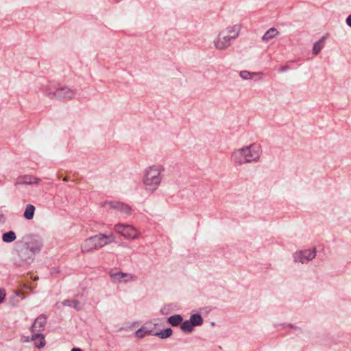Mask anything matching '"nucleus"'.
<instances>
[{
  "instance_id": "39448f33",
  "label": "nucleus",
  "mask_w": 351,
  "mask_h": 351,
  "mask_svg": "<svg viewBox=\"0 0 351 351\" xmlns=\"http://www.w3.org/2000/svg\"><path fill=\"white\" fill-rule=\"evenodd\" d=\"M109 274L112 281L116 283H126L135 281L137 279L136 276L119 271L117 269H111Z\"/></svg>"
},
{
  "instance_id": "f8f14e48",
  "label": "nucleus",
  "mask_w": 351,
  "mask_h": 351,
  "mask_svg": "<svg viewBox=\"0 0 351 351\" xmlns=\"http://www.w3.org/2000/svg\"><path fill=\"white\" fill-rule=\"evenodd\" d=\"M81 249L83 253H87L93 250H97L96 247H95L93 237H91L86 239L82 244Z\"/></svg>"
},
{
  "instance_id": "dca6fc26",
  "label": "nucleus",
  "mask_w": 351,
  "mask_h": 351,
  "mask_svg": "<svg viewBox=\"0 0 351 351\" xmlns=\"http://www.w3.org/2000/svg\"><path fill=\"white\" fill-rule=\"evenodd\" d=\"M35 207L32 204L27 205L23 216L27 219H32L34 217Z\"/></svg>"
},
{
  "instance_id": "7ed1b4c3",
  "label": "nucleus",
  "mask_w": 351,
  "mask_h": 351,
  "mask_svg": "<svg viewBox=\"0 0 351 351\" xmlns=\"http://www.w3.org/2000/svg\"><path fill=\"white\" fill-rule=\"evenodd\" d=\"M239 30L238 25H234L222 31L215 42L216 48L221 50L228 48L231 45V41L239 36Z\"/></svg>"
},
{
  "instance_id": "9b49d317",
  "label": "nucleus",
  "mask_w": 351,
  "mask_h": 351,
  "mask_svg": "<svg viewBox=\"0 0 351 351\" xmlns=\"http://www.w3.org/2000/svg\"><path fill=\"white\" fill-rule=\"evenodd\" d=\"M47 324V317L43 315H39L34 321L32 326V332H41L44 330Z\"/></svg>"
},
{
  "instance_id": "a878e982",
  "label": "nucleus",
  "mask_w": 351,
  "mask_h": 351,
  "mask_svg": "<svg viewBox=\"0 0 351 351\" xmlns=\"http://www.w3.org/2000/svg\"><path fill=\"white\" fill-rule=\"evenodd\" d=\"M6 293L3 289H0V304L2 303L5 298Z\"/></svg>"
},
{
  "instance_id": "aec40b11",
  "label": "nucleus",
  "mask_w": 351,
  "mask_h": 351,
  "mask_svg": "<svg viewBox=\"0 0 351 351\" xmlns=\"http://www.w3.org/2000/svg\"><path fill=\"white\" fill-rule=\"evenodd\" d=\"M324 46V38L315 43L313 46V53L318 54Z\"/></svg>"
},
{
  "instance_id": "f03ea898",
  "label": "nucleus",
  "mask_w": 351,
  "mask_h": 351,
  "mask_svg": "<svg viewBox=\"0 0 351 351\" xmlns=\"http://www.w3.org/2000/svg\"><path fill=\"white\" fill-rule=\"evenodd\" d=\"M163 170L160 165H153L145 170L143 182L146 191L152 193L158 189L162 180L161 173Z\"/></svg>"
},
{
  "instance_id": "2eb2a0df",
  "label": "nucleus",
  "mask_w": 351,
  "mask_h": 351,
  "mask_svg": "<svg viewBox=\"0 0 351 351\" xmlns=\"http://www.w3.org/2000/svg\"><path fill=\"white\" fill-rule=\"evenodd\" d=\"M64 306H68L75 308L77 311H80L82 308L81 303L75 299L73 300H65L62 302Z\"/></svg>"
},
{
  "instance_id": "0eeeda50",
  "label": "nucleus",
  "mask_w": 351,
  "mask_h": 351,
  "mask_svg": "<svg viewBox=\"0 0 351 351\" xmlns=\"http://www.w3.org/2000/svg\"><path fill=\"white\" fill-rule=\"evenodd\" d=\"M93 237L96 250H99V248L115 241V237L112 233H110L108 235L99 234L93 236Z\"/></svg>"
},
{
  "instance_id": "a211bd4d",
  "label": "nucleus",
  "mask_w": 351,
  "mask_h": 351,
  "mask_svg": "<svg viewBox=\"0 0 351 351\" xmlns=\"http://www.w3.org/2000/svg\"><path fill=\"white\" fill-rule=\"evenodd\" d=\"M16 237L13 231H9L2 235V240L5 243H10L16 239Z\"/></svg>"
},
{
  "instance_id": "c85d7f7f",
  "label": "nucleus",
  "mask_w": 351,
  "mask_h": 351,
  "mask_svg": "<svg viewBox=\"0 0 351 351\" xmlns=\"http://www.w3.org/2000/svg\"><path fill=\"white\" fill-rule=\"evenodd\" d=\"M71 351H82L80 348H75L71 350Z\"/></svg>"
},
{
  "instance_id": "bb28decb",
  "label": "nucleus",
  "mask_w": 351,
  "mask_h": 351,
  "mask_svg": "<svg viewBox=\"0 0 351 351\" xmlns=\"http://www.w3.org/2000/svg\"><path fill=\"white\" fill-rule=\"evenodd\" d=\"M288 69H289V67H288L287 66H280V67L279 68L278 71H279L280 72H283V71H285L287 70Z\"/></svg>"
},
{
  "instance_id": "4468645a",
  "label": "nucleus",
  "mask_w": 351,
  "mask_h": 351,
  "mask_svg": "<svg viewBox=\"0 0 351 351\" xmlns=\"http://www.w3.org/2000/svg\"><path fill=\"white\" fill-rule=\"evenodd\" d=\"M43 245L38 240H33L27 243L26 250H29L33 253L39 252L41 250Z\"/></svg>"
},
{
  "instance_id": "6e6552de",
  "label": "nucleus",
  "mask_w": 351,
  "mask_h": 351,
  "mask_svg": "<svg viewBox=\"0 0 351 351\" xmlns=\"http://www.w3.org/2000/svg\"><path fill=\"white\" fill-rule=\"evenodd\" d=\"M316 255L315 250H306L295 253L294 259L295 262H299L302 264L308 263L309 261L313 260Z\"/></svg>"
},
{
  "instance_id": "1a4fd4ad",
  "label": "nucleus",
  "mask_w": 351,
  "mask_h": 351,
  "mask_svg": "<svg viewBox=\"0 0 351 351\" xmlns=\"http://www.w3.org/2000/svg\"><path fill=\"white\" fill-rule=\"evenodd\" d=\"M104 207L106 210H119L124 213L129 214L131 211V208L123 203H121L119 202H106L104 204Z\"/></svg>"
},
{
  "instance_id": "b1692460",
  "label": "nucleus",
  "mask_w": 351,
  "mask_h": 351,
  "mask_svg": "<svg viewBox=\"0 0 351 351\" xmlns=\"http://www.w3.org/2000/svg\"><path fill=\"white\" fill-rule=\"evenodd\" d=\"M252 75H253V73H250L249 71H242L240 72V76L244 79V80H247V79H250L252 77Z\"/></svg>"
},
{
  "instance_id": "393cba45",
  "label": "nucleus",
  "mask_w": 351,
  "mask_h": 351,
  "mask_svg": "<svg viewBox=\"0 0 351 351\" xmlns=\"http://www.w3.org/2000/svg\"><path fill=\"white\" fill-rule=\"evenodd\" d=\"M147 334V331H145L144 330H143L142 328L141 329H138L136 332H135V336L138 338H143L144 337H145V335Z\"/></svg>"
},
{
  "instance_id": "5701e85b",
  "label": "nucleus",
  "mask_w": 351,
  "mask_h": 351,
  "mask_svg": "<svg viewBox=\"0 0 351 351\" xmlns=\"http://www.w3.org/2000/svg\"><path fill=\"white\" fill-rule=\"evenodd\" d=\"M172 334V330L171 328H167L165 330H161L160 332L157 333V335L162 339L167 338L170 337Z\"/></svg>"
},
{
  "instance_id": "f3484780",
  "label": "nucleus",
  "mask_w": 351,
  "mask_h": 351,
  "mask_svg": "<svg viewBox=\"0 0 351 351\" xmlns=\"http://www.w3.org/2000/svg\"><path fill=\"white\" fill-rule=\"evenodd\" d=\"M278 34V30L276 28H270L263 36V40L268 41L270 39L274 38Z\"/></svg>"
},
{
  "instance_id": "423d86ee",
  "label": "nucleus",
  "mask_w": 351,
  "mask_h": 351,
  "mask_svg": "<svg viewBox=\"0 0 351 351\" xmlns=\"http://www.w3.org/2000/svg\"><path fill=\"white\" fill-rule=\"evenodd\" d=\"M47 95L50 97H56L60 100H69L74 97L75 91L69 87L64 86L56 89L54 92H49Z\"/></svg>"
},
{
  "instance_id": "ddd939ff",
  "label": "nucleus",
  "mask_w": 351,
  "mask_h": 351,
  "mask_svg": "<svg viewBox=\"0 0 351 351\" xmlns=\"http://www.w3.org/2000/svg\"><path fill=\"white\" fill-rule=\"evenodd\" d=\"M32 340L34 341L36 346L38 348H43L45 345V337L40 332L32 333Z\"/></svg>"
},
{
  "instance_id": "c756f323",
  "label": "nucleus",
  "mask_w": 351,
  "mask_h": 351,
  "mask_svg": "<svg viewBox=\"0 0 351 351\" xmlns=\"http://www.w3.org/2000/svg\"><path fill=\"white\" fill-rule=\"evenodd\" d=\"M67 180H68V179L66 178H64V181H67Z\"/></svg>"
},
{
  "instance_id": "6ab92c4d",
  "label": "nucleus",
  "mask_w": 351,
  "mask_h": 351,
  "mask_svg": "<svg viewBox=\"0 0 351 351\" xmlns=\"http://www.w3.org/2000/svg\"><path fill=\"white\" fill-rule=\"evenodd\" d=\"M168 322L173 326H176L182 323V317L180 315H173L169 317Z\"/></svg>"
},
{
  "instance_id": "412c9836",
  "label": "nucleus",
  "mask_w": 351,
  "mask_h": 351,
  "mask_svg": "<svg viewBox=\"0 0 351 351\" xmlns=\"http://www.w3.org/2000/svg\"><path fill=\"white\" fill-rule=\"evenodd\" d=\"M190 321L193 323L194 326L202 325L203 322L201 315L199 314L193 315L190 318Z\"/></svg>"
},
{
  "instance_id": "4be33fe9",
  "label": "nucleus",
  "mask_w": 351,
  "mask_h": 351,
  "mask_svg": "<svg viewBox=\"0 0 351 351\" xmlns=\"http://www.w3.org/2000/svg\"><path fill=\"white\" fill-rule=\"evenodd\" d=\"M193 324L191 322L186 321L181 324V329L184 332H191L193 330Z\"/></svg>"
},
{
  "instance_id": "cd10ccee",
  "label": "nucleus",
  "mask_w": 351,
  "mask_h": 351,
  "mask_svg": "<svg viewBox=\"0 0 351 351\" xmlns=\"http://www.w3.org/2000/svg\"><path fill=\"white\" fill-rule=\"evenodd\" d=\"M346 23L348 24V25H349L350 27H351V15H349L346 19Z\"/></svg>"
},
{
  "instance_id": "20e7f679",
  "label": "nucleus",
  "mask_w": 351,
  "mask_h": 351,
  "mask_svg": "<svg viewBox=\"0 0 351 351\" xmlns=\"http://www.w3.org/2000/svg\"><path fill=\"white\" fill-rule=\"evenodd\" d=\"M114 231L127 239H136L139 236L138 230L132 226L119 223L114 226Z\"/></svg>"
},
{
  "instance_id": "9d476101",
  "label": "nucleus",
  "mask_w": 351,
  "mask_h": 351,
  "mask_svg": "<svg viewBox=\"0 0 351 351\" xmlns=\"http://www.w3.org/2000/svg\"><path fill=\"white\" fill-rule=\"evenodd\" d=\"M40 179L31 175H23L19 176L15 182V185L38 184Z\"/></svg>"
},
{
  "instance_id": "f257e3e1",
  "label": "nucleus",
  "mask_w": 351,
  "mask_h": 351,
  "mask_svg": "<svg viewBox=\"0 0 351 351\" xmlns=\"http://www.w3.org/2000/svg\"><path fill=\"white\" fill-rule=\"evenodd\" d=\"M261 154V147L258 144H252L250 146L238 149L231 155L232 161L236 165H242L247 162H256Z\"/></svg>"
}]
</instances>
